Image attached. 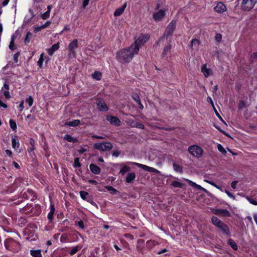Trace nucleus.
<instances>
[{"mask_svg": "<svg viewBox=\"0 0 257 257\" xmlns=\"http://www.w3.org/2000/svg\"><path fill=\"white\" fill-rule=\"evenodd\" d=\"M140 50L136 45H132L127 49H123L117 53L116 59L121 63H128L135 55L138 54Z\"/></svg>", "mask_w": 257, "mask_h": 257, "instance_id": "f257e3e1", "label": "nucleus"}, {"mask_svg": "<svg viewBox=\"0 0 257 257\" xmlns=\"http://www.w3.org/2000/svg\"><path fill=\"white\" fill-rule=\"evenodd\" d=\"M176 22L174 20L172 21L169 24L167 27L165 32L163 35V36L159 40V42L164 41L165 39H167V38L169 36H171L174 30L176 28Z\"/></svg>", "mask_w": 257, "mask_h": 257, "instance_id": "f03ea898", "label": "nucleus"}, {"mask_svg": "<svg viewBox=\"0 0 257 257\" xmlns=\"http://www.w3.org/2000/svg\"><path fill=\"white\" fill-rule=\"evenodd\" d=\"M189 153L193 157L200 158L203 155V149L198 145H193L189 146L188 148Z\"/></svg>", "mask_w": 257, "mask_h": 257, "instance_id": "7ed1b4c3", "label": "nucleus"}, {"mask_svg": "<svg viewBox=\"0 0 257 257\" xmlns=\"http://www.w3.org/2000/svg\"><path fill=\"white\" fill-rule=\"evenodd\" d=\"M94 149L101 151H108L112 149L113 147L112 144L110 142L97 143L94 144Z\"/></svg>", "mask_w": 257, "mask_h": 257, "instance_id": "20e7f679", "label": "nucleus"}, {"mask_svg": "<svg viewBox=\"0 0 257 257\" xmlns=\"http://www.w3.org/2000/svg\"><path fill=\"white\" fill-rule=\"evenodd\" d=\"M257 3V0H243L241 7L244 11H250Z\"/></svg>", "mask_w": 257, "mask_h": 257, "instance_id": "39448f33", "label": "nucleus"}, {"mask_svg": "<svg viewBox=\"0 0 257 257\" xmlns=\"http://www.w3.org/2000/svg\"><path fill=\"white\" fill-rule=\"evenodd\" d=\"M149 38L150 36L148 34L141 35L132 45H136L139 47V46H141L145 44L149 40Z\"/></svg>", "mask_w": 257, "mask_h": 257, "instance_id": "423d86ee", "label": "nucleus"}, {"mask_svg": "<svg viewBox=\"0 0 257 257\" xmlns=\"http://www.w3.org/2000/svg\"><path fill=\"white\" fill-rule=\"evenodd\" d=\"M127 164H133V165H136L137 167L141 168L143 169V170L148 171V172H154V173H158L159 172L158 170H157L155 168L150 167L149 166H146L145 165H143L142 164H139L138 163H134V162H127Z\"/></svg>", "mask_w": 257, "mask_h": 257, "instance_id": "0eeeda50", "label": "nucleus"}, {"mask_svg": "<svg viewBox=\"0 0 257 257\" xmlns=\"http://www.w3.org/2000/svg\"><path fill=\"white\" fill-rule=\"evenodd\" d=\"M212 212L221 217H230L231 216L230 213L227 209H213Z\"/></svg>", "mask_w": 257, "mask_h": 257, "instance_id": "6e6552de", "label": "nucleus"}, {"mask_svg": "<svg viewBox=\"0 0 257 257\" xmlns=\"http://www.w3.org/2000/svg\"><path fill=\"white\" fill-rule=\"evenodd\" d=\"M213 9L215 12L218 14H222L227 11L226 6L222 2H218Z\"/></svg>", "mask_w": 257, "mask_h": 257, "instance_id": "1a4fd4ad", "label": "nucleus"}, {"mask_svg": "<svg viewBox=\"0 0 257 257\" xmlns=\"http://www.w3.org/2000/svg\"><path fill=\"white\" fill-rule=\"evenodd\" d=\"M217 228L224 234L228 236L230 235L231 232L229 228L224 222H222V223L217 226Z\"/></svg>", "mask_w": 257, "mask_h": 257, "instance_id": "9d476101", "label": "nucleus"}, {"mask_svg": "<svg viewBox=\"0 0 257 257\" xmlns=\"http://www.w3.org/2000/svg\"><path fill=\"white\" fill-rule=\"evenodd\" d=\"M201 71L205 78H207L212 74V69L208 67L206 64H204L201 66Z\"/></svg>", "mask_w": 257, "mask_h": 257, "instance_id": "9b49d317", "label": "nucleus"}, {"mask_svg": "<svg viewBox=\"0 0 257 257\" xmlns=\"http://www.w3.org/2000/svg\"><path fill=\"white\" fill-rule=\"evenodd\" d=\"M97 108L101 111H106L108 110L106 103L100 98L97 99Z\"/></svg>", "mask_w": 257, "mask_h": 257, "instance_id": "f8f14e48", "label": "nucleus"}, {"mask_svg": "<svg viewBox=\"0 0 257 257\" xmlns=\"http://www.w3.org/2000/svg\"><path fill=\"white\" fill-rule=\"evenodd\" d=\"M165 16V12L163 10H160L156 13H155L153 15V18L156 21H161Z\"/></svg>", "mask_w": 257, "mask_h": 257, "instance_id": "ddd939ff", "label": "nucleus"}, {"mask_svg": "<svg viewBox=\"0 0 257 257\" xmlns=\"http://www.w3.org/2000/svg\"><path fill=\"white\" fill-rule=\"evenodd\" d=\"M106 119L112 125L115 126H120L121 125L120 120L115 116L108 115L106 117Z\"/></svg>", "mask_w": 257, "mask_h": 257, "instance_id": "4468645a", "label": "nucleus"}, {"mask_svg": "<svg viewBox=\"0 0 257 257\" xmlns=\"http://www.w3.org/2000/svg\"><path fill=\"white\" fill-rule=\"evenodd\" d=\"M78 40L77 39H74L73 41L69 44L68 46V49L71 53L73 54H75V50L78 48Z\"/></svg>", "mask_w": 257, "mask_h": 257, "instance_id": "2eb2a0df", "label": "nucleus"}, {"mask_svg": "<svg viewBox=\"0 0 257 257\" xmlns=\"http://www.w3.org/2000/svg\"><path fill=\"white\" fill-rule=\"evenodd\" d=\"M171 45L170 44H168L164 48L162 53V57L165 58H168V57H170L171 56Z\"/></svg>", "mask_w": 257, "mask_h": 257, "instance_id": "dca6fc26", "label": "nucleus"}, {"mask_svg": "<svg viewBox=\"0 0 257 257\" xmlns=\"http://www.w3.org/2000/svg\"><path fill=\"white\" fill-rule=\"evenodd\" d=\"M59 48V42L53 45L50 48L47 49V52H48V54L50 56H52L53 55L54 53L56 51L58 50Z\"/></svg>", "mask_w": 257, "mask_h": 257, "instance_id": "f3484780", "label": "nucleus"}, {"mask_svg": "<svg viewBox=\"0 0 257 257\" xmlns=\"http://www.w3.org/2000/svg\"><path fill=\"white\" fill-rule=\"evenodd\" d=\"M126 7V3H124L121 7L117 9L114 13V16L115 17H118L120 16L122 14V13L124 12V11Z\"/></svg>", "mask_w": 257, "mask_h": 257, "instance_id": "a211bd4d", "label": "nucleus"}, {"mask_svg": "<svg viewBox=\"0 0 257 257\" xmlns=\"http://www.w3.org/2000/svg\"><path fill=\"white\" fill-rule=\"evenodd\" d=\"M185 181H186V182H188L189 184L192 187L198 189V190H202V191H205L206 190L205 189H204V188H203L202 187H201V186L197 184L196 183L193 182V181L189 180V179H184Z\"/></svg>", "mask_w": 257, "mask_h": 257, "instance_id": "6ab92c4d", "label": "nucleus"}, {"mask_svg": "<svg viewBox=\"0 0 257 257\" xmlns=\"http://www.w3.org/2000/svg\"><path fill=\"white\" fill-rule=\"evenodd\" d=\"M185 181H186V182H188L189 184L192 187L198 189V190H202V191H205L206 190L205 189H204V188H203L202 187H201V186L197 184L196 183L193 182V181L189 180V179H184Z\"/></svg>", "mask_w": 257, "mask_h": 257, "instance_id": "aec40b11", "label": "nucleus"}, {"mask_svg": "<svg viewBox=\"0 0 257 257\" xmlns=\"http://www.w3.org/2000/svg\"><path fill=\"white\" fill-rule=\"evenodd\" d=\"M89 168L91 171L95 174H99L100 173V168L93 164L90 165Z\"/></svg>", "mask_w": 257, "mask_h": 257, "instance_id": "412c9836", "label": "nucleus"}, {"mask_svg": "<svg viewBox=\"0 0 257 257\" xmlns=\"http://www.w3.org/2000/svg\"><path fill=\"white\" fill-rule=\"evenodd\" d=\"M50 208V211L48 214V218L50 221H52L53 219V215L55 211L54 205L52 203H51Z\"/></svg>", "mask_w": 257, "mask_h": 257, "instance_id": "4be33fe9", "label": "nucleus"}, {"mask_svg": "<svg viewBox=\"0 0 257 257\" xmlns=\"http://www.w3.org/2000/svg\"><path fill=\"white\" fill-rule=\"evenodd\" d=\"M136 178V174L134 172L129 173L127 174L126 177V182L128 183H132Z\"/></svg>", "mask_w": 257, "mask_h": 257, "instance_id": "5701e85b", "label": "nucleus"}, {"mask_svg": "<svg viewBox=\"0 0 257 257\" xmlns=\"http://www.w3.org/2000/svg\"><path fill=\"white\" fill-rule=\"evenodd\" d=\"M80 123V121L78 119H74L72 121H67L65 122V124L68 126H76L79 125Z\"/></svg>", "mask_w": 257, "mask_h": 257, "instance_id": "b1692460", "label": "nucleus"}, {"mask_svg": "<svg viewBox=\"0 0 257 257\" xmlns=\"http://www.w3.org/2000/svg\"><path fill=\"white\" fill-rule=\"evenodd\" d=\"M211 222L214 226H215L216 227H217V226L219 224H220L222 221L220 219L218 218L217 217L213 216L211 218Z\"/></svg>", "mask_w": 257, "mask_h": 257, "instance_id": "393cba45", "label": "nucleus"}, {"mask_svg": "<svg viewBox=\"0 0 257 257\" xmlns=\"http://www.w3.org/2000/svg\"><path fill=\"white\" fill-rule=\"evenodd\" d=\"M64 139L69 142H71V143L77 142V140L76 138H73L70 135H68V134L65 135L64 137Z\"/></svg>", "mask_w": 257, "mask_h": 257, "instance_id": "a878e982", "label": "nucleus"}, {"mask_svg": "<svg viewBox=\"0 0 257 257\" xmlns=\"http://www.w3.org/2000/svg\"><path fill=\"white\" fill-rule=\"evenodd\" d=\"M133 127H138L139 128L144 130L145 126L142 123H139L138 122H135L132 120V123L130 124Z\"/></svg>", "mask_w": 257, "mask_h": 257, "instance_id": "bb28decb", "label": "nucleus"}, {"mask_svg": "<svg viewBox=\"0 0 257 257\" xmlns=\"http://www.w3.org/2000/svg\"><path fill=\"white\" fill-rule=\"evenodd\" d=\"M130 170L131 168L129 166L123 165L120 170L119 173L121 174V175H124L127 172L130 171Z\"/></svg>", "mask_w": 257, "mask_h": 257, "instance_id": "cd10ccee", "label": "nucleus"}, {"mask_svg": "<svg viewBox=\"0 0 257 257\" xmlns=\"http://www.w3.org/2000/svg\"><path fill=\"white\" fill-rule=\"evenodd\" d=\"M12 147L15 150H17L19 148L20 143L18 140L15 138H13L12 139Z\"/></svg>", "mask_w": 257, "mask_h": 257, "instance_id": "c85d7f7f", "label": "nucleus"}, {"mask_svg": "<svg viewBox=\"0 0 257 257\" xmlns=\"http://www.w3.org/2000/svg\"><path fill=\"white\" fill-rule=\"evenodd\" d=\"M30 253L31 255L34 257H42L40 250H31Z\"/></svg>", "mask_w": 257, "mask_h": 257, "instance_id": "c756f323", "label": "nucleus"}, {"mask_svg": "<svg viewBox=\"0 0 257 257\" xmlns=\"http://www.w3.org/2000/svg\"><path fill=\"white\" fill-rule=\"evenodd\" d=\"M92 77L95 80H99L101 78L102 75L100 72L96 71L92 74Z\"/></svg>", "mask_w": 257, "mask_h": 257, "instance_id": "7c9ffc66", "label": "nucleus"}, {"mask_svg": "<svg viewBox=\"0 0 257 257\" xmlns=\"http://www.w3.org/2000/svg\"><path fill=\"white\" fill-rule=\"evenodd\" d=\"M228 243L230 245V246L234 250L237 249V245L236 242L232 239H229L228 240Z\"/></svg>", "mask_w": 257, "mask_h": 257, "instance_id": "2f4dec72", "label": "nucleus"}, {"mask_svg": "<svg viewBox=\"0 0 257 257\" xmlns=\"http://www.w3.org/2000/svg\"><path fill=\"white\" fill-rule=\"evenodd\" d=\"M9 85L7 83H5L3 87L0 90V97H1L5 93L6 90H9Z\"/></svg>", "mask_w": 257, "mask_h": 257, "instance_id": "473e14b6", "label": "nucleus"}, {"mask_svg": "<svg viewBox=\"0 0 257 257\" xmlns=\"http://www.w3.org/2000/svg\"><path fill=\"white\" fill-rule=\"evenodd\" d=\"M171 185L176 188H182L184 186V184L177 181H174L171 183Z\"/></svg>", "mask_w": 257, "mask_h": 257, "instance_id": "72a5a7b5", "label": "nucleus"}, {"mask_svg": "<svg viewBox=\"0 0 257 257\" xmlns=\"http://www.w3.org/2000/svg\"><path fill=\"white\" fill-rule=\"evenodd\" d=\"M173 166L174 170L176 172L180 173L182 172V168L179 165L176 164L174 162L173 164Z\"/></svg>", "mask_w": 257, "mask_h": 257, "instance_id": "f704fd0d", "label": "nucleus"}, {"mask_svg": "<svg viewBox=\"0 0 257 257\" xmlns=\"http://www.w3.org/2000/svg\"><path fill=\"white\" fill-rule=\"evenodd\" d=\"M10 125L11 128L14 131H16L17 130V124L16 121L13 119H10Z\"/></svg>", "mask_w": 257, "mask_h": 257, "instance_id": "c9c22d12", "label": "nucleus"}, {"mask_svg": "<svg viewBox=\"0 0 257 257\" xmlns=\"http://www.w3.org/2000/svg\"><path fill=\"white\" fill-rule=\"evenodd\" d=\"M32 37V33L30 32H27L24 41L25 43L26 44L29 43Z\"/></svg>", "mask_w": 257, "mask_h": 257, "instance_id": "e433bc0d", "label": "nucleus"}, {"mask_svg": "<svg viewBox=\"0 0 257 257\" xmlns=\"http://www.w3.org/2000/svg\"><path fill=\"white\" fill-rule=\"evenodd\" d=\"M44 53H42L40 55L39 60L37 62L38 65L40 67H42V66L43 63L44 61Z\"/></svg>", "mask_w": 257, "mask_h": 257, "instance_id": "4c0bfd02", "label": "nucleus"}, {"mask_svg": "<svg viewBox=\"0 0 257 257\" xmlns=\"http://www.w3.org/2000/svg\"><path fill=\"white\" fill-rule=\"evenodd\" d=\"M15 39V36L13 35L11 37V40L10 45H9V48L11 50H14Z\"/></svg>", "mask_w": 257, "mask_h": 257, "instance_id": "58836bf2", "label": "nucleus"}, {"mask_svg": "<svg viewBox=\"0 0 257 257\" xmlns=\"http://www.w3.org/2000/svg\"><path fill=\"white\" fill-rule=\"evenodd\" d=\"M246 199L249 201V202L250 203H251V204H253V205H257V201L252 198H251L250 197H249V196H246L245 197Z\"/></svg>", "mask_w": 257, "mask_h": 257, "instance_id": "ea45409f", "label": "nucleus"}, {"mask_svg": "<svg viewBox=\"0 0 257 257\" xmlns=\"http://www.w3.org/2000/svg\"><path fill=\"white\" fill-rule=\"evenodd\" d=\"M105 188L107 189L108 191L111 192L113 194H115L117 192V190L111 186H106Z\"/></svg>", "mask_w": 257, "mask_h": 257, "instance_id": "a19ab883", "label": "nucleus"}, {"mask_svg": "<svg viewBox=\"0 0 257 257\" xmlns=\"http://www.w3.org/2000/svg\"><path fill=\"white\" fill-rule=\"evenodd\" d=\"M217 149L219 152L223 154H225L226 153V151L225 149L222 147L221 144L217 145Z\"/></svg>", "mask_w": 257, "mask_h": 257, "instance_id": "79ce46f5", "label": "nucleus"}, {"mask_svg": "<svg viewBox=\"0 0 257 257\" xmlns=\"http://www.w3.org/2000/svg\"><path fill=\"white\" fill-rule=\"evenodd\" d=\"M26 101L28 103L30 107L33 105L34 100L31 96H29V97L26 99Z\"/></svg>", "mask_w": 257, "mask_h": 257, "instance_id": "37998d69", "label": "nucleus"}, {"mask_svg": "<svg viewBox=\"0 0 257 257\" xmlns=\"http://www.w3.org/2000/svg\"><path fill=\"white\" fill-rule=\"evenodd\" d=\"M15 242V241L11 238H8L6 240V247L8 248L10 244Z\"/></svg>", "mask_w": 257, "mask_h": 257, "instance_id": "c03bdc74", "label": "nucleus"}, {"mask_svg": "<svg viewBox=\"0 0 257 257\" xmlns=\"http://www.w3.org/2000/svg\"><path fill=\"white\" fill-rule=\"evenodd\" d=\"M133 99L137 103H140L141 99L137 94H135L132 96Z\"/></svg>", "mask_w": 257, "mask_h": 257, "instance_id": "a18cd8bd", "label": "nucleus"}, {"mask_svg": "<svg viewBox=\"0 0 257 257\" xmlns=\"http://www.w3.org/2000/svg\"><path fill=\"white\" fill-rule=\"evenodd\" d=\"M80 195L82 199L85 200L86 196L88 195V193L85 191H82L80 192Z\"/></svg>", "mask_w": 257, "mask_h": 257, "instance_id": "49530a36", "label": "nucleus"}, {"mask_svg": "<svg viewBox=\"0 0 257 257\" xmlns=\"http://www.w3.org/2000/svg\"><path fill=\"white\" fill-rule=\"evenodd\" d=\"M78 250V246H74L73 247L70 252V253L71 255H73L74 254H75Z\"/></svg>", "mask_w": 257, "mask_h": 257, "instance_id": "de8ad7c7", "label": "nucleus"}, {"mask_svg": "<svg viewBox=\"0 0 257 257\" xmlns=\"http://www.w3.org/2000/svg\"><path fill=\"white\" fill-rule=\"evenodd\" d=\"M50 17V13L47 12H46L45 13H44V14H43L41 17V18L43 19V20H46L48 18H49Z\"/></svg>", "mask_w": 257, "mask_h": 257, "instance_id": "09e8293b", "label": "nucleus"}, {"mask_svg": "<svg viewBox=\"0 0 257 257\" xmlns=\"http://www.w3.org/2000/svg\"><path fill=\"white\" fill-rule=\"evenodd\" d=\"M199 41L196 39L192 40L191 45L192 46L193 45L198 46L199 45Z\"/></svg>", "mask_w": 257, "mask_h": 257, "instance_id": "8fccbe9b", "label": "nucleus"}, {"mask_svg": "<svg viewBox=\"0 0 257 257\" xmlns=\"http://www.w3.org/2000/svg\"><path fill=\"white\" fill-rule=\"evenodd\" d=\"M81 166L80 163H79V159L78 158H76L74 160V163L73 164L74 167H78Z\"/></svg>", "mask_w": 257, "mask_h": 257, "instance_id": "3c124183", "label": "nucleus"}, {"mask_svg": "<svg viewBox=\"0 0 257 257\" xmlns=\"http://www.w3.org/2000/svg\"><path fill=\"white\" fill-rule=\"evenodd\" d=\"M213 109L215 111V114L218 117V118L220 119V120L221 121L224 123L226 124L225 121L223 119V118L221 117V116L219 115V113L218 112V111H217L216 108H213Z\"/></svg>", "mask_w": 257, "mask_h": 257, "instance_id": "603ef678", "label": "nucleus"}, {"mask_svg": "<svg viewBox=\"0 0 257 257\" xmlns=\"http://www.w3.org/2000/svg\"><path fill=\"white\" fill-rule=\"evenodd\" d=\"M70 27L69 25H66L63 30L60 32V34H62L64 31H70Z\"/></svg>", "mask_w": 257, "mask_h": 257, "instance_id": "864d4df0", "label": "nucleus"}, {"mask_svg": "<svg viewBox=\"0 0 257 257\" xmlns=\"http://www.w3.org/2000/svg\"><path fill=\"white\" fill-rule=\"evenodd\" d=\"M77 225L80 227L81 228V229H84V223H83V222L82 220H79L77 222H76Z\"/></svg>", "mask_w": 257, "mask_h": 257, "instance_id": "5fc2aeb1", "label": "nucleus"}, {"mask_svg": "<svg viewBox=\"0 0 257 257\" xmlns=\"http://www.w3.org/2000/svg\"><path fill=\"white\" fill-rule=\"evenodd\" d=\"M51 24V22L50 21H47L45 24H44L43 25H42L41 26V28H42L43 29L46 28L48 27Z\"/></svg>", "mask_w": 257, "mask_h": 257, "instance_id": "6e6d98bb", "label": "nucleus"}, {"mask_svg": "<svg viewBox=\"0 0 257 257\" xmlns=\"http://www.w3.org/2000/svg\"><path fill=\"white\" fill-rule=\"evenodd\" d=\"M8 90H6L5 93L3 95L6 99H10L11 98L10 93Z\"/></svg>", "mask_w": 257, "mask_h": 257, "instance_id": "4d7b16f0", "label": "nucleus"}, {"mask_svg": "<svg viewBox=\"0 0 257 257\" xmlns=\"http://www.w3.org/2000/svg\"><path fill=\"white\" fill-rule=\"evenodd\" d=\"M20 56V53L19 52L15 54L14 55V61L15 63H18V58Z\"/></svg>", "mask_w": 257, "mask_h": 257, "instance_id": "13d9d810", "label": "nucleus"}, {"mask_svg": "<svg viewBox=\"0 0 257 257\" xmlns=\"http://www.w3.org/2000/svg\"><path fill=\"white\" fill-rule=\"evenodd\" d=\"M225 192L229 197L232 198L233 200L235 199V197L233 196V195L230 193L228 190H225Z\"/></svg>", "mask_w": 257, "mask_h": 257, "instance_id": "bf43d9fd", "label": "nucleus"}, {"mask_svg": "<svg viewBox=\"0 0 257 257\" xmlns=\"http://www.w3.org/2000/svg\"><path fill=\"white\" fill-rule=\"evenodd\" d=\"M207 100L211 104L213 108H215L213 100H212V98L210 96L207 97Z\"/></svg>", "mask_w": 257, "mask_h": 257, "instance_id": "052dcab7", "label": "nucleus"}, {"mask_svg": "<svg viewBox=\"0 0 257 257\" xmlns=\"http://www.w3.org/2000/svg\"><path fill=\"white\" fill-rule=\"evenodd\" d=\"M42 29H43L41 28V26H40V27H35L34 29V33H38V32H40Z\"/></svg>", "mask_w": 257, "mask_h": 257, "instance_id": "680f3d73", "label": "nucleus"}, {"mask_svg": "<svg viewBox=\"0 0 257 257\" xmlns=\"http://www.w3.org/2000/svg\"><path fill=\"white\" fill-rule=\"evenodd\" d=\"M221 35L220 34H217L215 36V40L217 42H219L221 40Z\"/></svg>", "mask_w": 257, "mask_h": 257, "instance_id": "e2e57ef3", "label": "nucleus"}, {"mask_svg": "<svg viewBox=\"0 0 257 257\" xmlns=\"http://www.w3.org/2000/svg\"><path fill=\"white\" fill-rule=\"evenodd\" d=\"M120 154V153L118 151H114L112 152V156L117 157Z\"/></svg>", "mask_w": 257, "mask_h": 257, "instance_id": "0e129e2a", "label": "nucleus"}, {"mask_svg": "<svg viewBox=\"0 0 257 257\" xmlns=\"http://www.w3.org/2000/svg\"><path fill=\"white\" fill-rule=\"evenodd\" d=\"M237 184V181H234L232 182L231 184V187L233 189H235L236 187Z\"/></svg>", "mask_w": 257, "mask_h": 257, "instance_id": "69168bd1", "label": "nucleus"}, {"mask_svg": "<svg viewBox=\"0 0 257 257\" xmlns=\"http://www.w3.org/2000/svg\"><path fill=\"white\" fill-rule=\"evenodd\" d=\"M24 107V101L22 100L19 105L20 111L21 112L23 110Z\"/></svg>", "mask_w": 257, "mask_h": 257, "instance_id": "338daca9", "label": "nucleus"}, {"mask_svg": "<svg viewBox=\"0 0 257 257\" xmlns=\"http://www.w3.org/2000/svg\"><path fill=\"white\" fill-rule=\"evenodd\" d=\"M251 59L252 60L257 59V52H254L251 55Z\"/></svg>", "mask_w": 257, "mask_h": 257, "instance_id": "774afa93", "label": "nucleus"}]
</instances>
